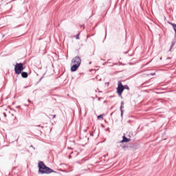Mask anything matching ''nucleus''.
<instances>
[{"mask_svg":"<svg viewBox=\"0 0 176 176\" xmlns=\"http://www.w3.org/2000/svg\"><path fill=\"white\" fill-rule=\"evenodd\" d=\"M22 78H28V73L23 72L21 73Z\"/></svg>","mask_w":176,"mask_h":176,"instance_id":"6e6552de","label":"nucleus"},{"mask_svg":"<svg viewBox=\"0 0 176 176\" xmlns=\"http://www.w3.org/2000/svg\"><path fill=\"white\" fill-rule=\"evenodd\" d=\"M79 35H80V33H78V34H77V36H76V39H79Z\"/></svg>","mask_w":176,"mask_h":176,"instance_id":"ddd939ff","label":"nucleus"},{"mask_svg":"<svg viewBox=\"0 0 176 176\" xmlns=\"http://www.w3.org/2000/svg\"><path fill=\"white\" fill-rule=\"evenodd\" d=\"M129 141H130V139L126 138V137L124 135L122 137V140L120 141V143L123 144L124 142H129Z\"/></svg>","mask_w":176,"mask_h":176,"instance_id":"423d86ee","label":"nucleus"},{"mask_svg":"<svg viewBox=\"0 0 176 176\" xmlns=\"http://www.w3.org/2000/svg\"><path fill=\"white\" fill-rule=\"evenodd\" d=\"M82 63V59H80V57L76 56L72 60V65L78 64V65H80V63Z\"/></svg>","mask_w":176,"mask_h":176,"instance_id":"20e7f679","label":"nucleus"},{"mask_svg":"<svg viewBox=\"0 0 176 176\" xmlns=\"http://www.w3.org/2000/svg\"><path fill=\"white\" fill-rule=\"evenodd\" d=\"M30 148H34V146L31 145V146H30Z\"/></svg>","mask_w":176,"mask_h":176,"instance_id":"f3484780","label":"nucleus"},{"mask_svg":"<svg viewBox=\"0 0 176 176\" xmlns=\"http://www.w3.org/2000/svg\"><path fill=\"white\" fill-rule=\"evenodd\" d=\"M174 45H175V43L173 42L172 44H171V45H170V49H171L172 47H174Z\"/></svg>","mask_w":176,"mask_h":176,"instance_id":"f8f14e48","label":"nucleus"},{"mask_svg":"<svg viewBox=\"0 0 176 176\" xmlns=\"http://www.w3.org/2000/svg\"><path fill=\"white\" fill-rule=\"evenodd\" d=\"M69 159H71V155L69 156Z\"/></svg>","mask_w":176,"mask_h":176,"instance_id":"a211bd4d","label":"nucleus"},{"mask_svg":"<svg viewBox=\"0 0 176 176\" xmlns=\"http://www.w3.org/2000/svg\"><path fill=\"white\" fill-rule=\"evenodd\" d=\"M170 24L173 27V30L175 31V37H176V24H174V23H170Z\"/></svg>","mask_w":176,"mask_h":176,"instance_id":"1a4fd4ad","label":"nucleus"},{"mask_svg":"<svg viewBox=\"0 0 176 176\" xmlns=\"http://www.w3.org/2000/svg\"><path fill=\"white\" fill-rule=\"evenodd\" d=\"M71 65H72L71 67L72 72H75V71H76L79 68V67H80V65L79 64H75V65L71 64Z\"/></svg>","mask_w":176,"mask_h":176,"instance_id":"39448f33","label":"nucleus"},{"mask_svg":"<svg viewBox=\"0 0 176 176\" xmlns=\"http://www.w3.org/2000/svg\"><path fill=\"white\" fill-rule=\"evenodd\" d=\"M38 173H41V174H52V173H56V171L47 167L43 162L41 161L38 162Z\"/></svg>","mask_w":176,"mask_h":176,"instance_id":"f257e3e1","label":"nucleus"},{"mask_svg":"<svg viewBox=\"0 0 176 176\" xmlns=\"http://www.w3.org/2000/svg\"><path fill=\"white\" fill-rule=\"evenodd\" d=\"M52 116L53 119H55L56 115H52Z\"/></svg>","mask_w":176,"mask_h":176,"instance_id":"dca6fc26","label":"nucleus"},{"mask_svg":"<svg viewBox=\"0 0 176 176\" xmlns=\"http://www.w3.org/2000/svg\"><path fill=\"white\" fill-rule=\"evenodd\" d=\"M104 118V114H101L98 116V119H103Z\"/></svg>","mask_w":176,"mask_h":176,"instance_id":"9d476101","label":"nucleus"},{"mask_svg":"<svg viewBox=\"0 0 176 176\" xmlns=\"http://www.w3.org/2000/svg\"><path fill=\"white\" fill-rule=\"evenodd\" d=\"M3 115L4 118H6V116H7L6 113H3Z\"/></svg>","mask_w":176,"mask_h":176,"instance_id":"2eb2a0df","label":"nucleus"},{"mask_svg":"<svg viewBox=\"0 0 176 176\" xmlns=\"http://www.w3.org/2000/svg\"><path fill=\"white\" fill-rule=\"evenodd\" d=\"M124 89H126V90H130V88L127 85L124 86Z\"/></svg>","mask_w":176,"mask_h":176,"instance_id":"9b49d317","label":"nucleus"},{"mask_svg":"<svg viewBox=\"0 0 176 176\" xmlns=\"http://www.w3.org/2000/svg\"><path fill=\"white\" fill-rule=\"evenodd\" d=\"M123 90H124V87L123 86V84L120 81L118 82V87H117V93L118 96H122V93H123Z\"/></svg>","mask_w":176,"mask_h":176,"instance_id":"7ed1b4c3","label":"nucleus"},{"mask_svg":"<svg viewBox=\"0 0 176 176\" xmlns=\"http://www.w3.org/2000/svg\"><path fill=\"white\" fill-rule=\"evenodd\" d=\"M150 75H151L152 76H155V75H156V74L155 73H151V74H150Z\"/></svg>","mask_w":176,"mask_h":176,"instance_id":"4468645a","label":"nucleus"},{"mask_svg":"<svg viewBox=\"0 0 176 176\" xmlns=\"http://www.w3.org/2000/svg\"><path fill=\"white\" fill-rule=\"evenodd\" d=\"M123 108H124V102H121V106H120L121 116H123Z\"/></svg>","mask_w":176,"mask_h":176,"instance_id":"0eeeda50","label":"nucleus"},{"mask_svg":"<svg viewBox=\"0 0 176 176\" xmlns=\"http://www.w3.org/2000/svg\"><path fill=\"white\" fill-rule=\"evenodd\" d=\"M23 63H16L15 65L14 71L16 75H20V74H21V72L24 71V67H23Z\"/></svg>","mask_w":176,"mask_h":176,"instance_id":"f03ea898","label":"nucleus"}]
</instances>
